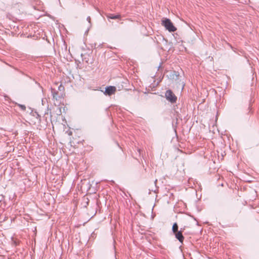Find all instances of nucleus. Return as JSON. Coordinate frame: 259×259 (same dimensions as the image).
<instances>
[{
  "instance_id": "39448f33",
  "label": "nucleus",
  "mask_w": 259,
  "mask_h": 259,
  "mask_svg": "<svg viewBox=\"0 0 259 259\" xmlns=\"http://www.w3.org/2000/svg\"><path fill=\"white\" fill-rule=\"evenodd\" d=\"M120 15H113V14H109L107 16V17L110 19H116L119 18Z\"/></svg>"
},
{
  "instance_id": "7ed1b4c3",
  "label": "nucleus",
  "mask_w": 259,
  "mask_h": 259,
  "mask_svg": "<svg viewBox=\"0 0 259 259\" xmlns=\"http://www.w3.org/2000/svg\"><path fill=\"white\" fill-rule=\"evenodd\" d=\"M116 91V87L114 86H109L106 88L104 94L106 95L111 96L113 94H114Z\"/></svg>"
},
{
  "instance_id": "f03ea898",
  "label": "nucleus",
  "mask_w": 259,
  "mask_h": 259,
  "mask_svg": "<svg viewBox=\"0 0 259 259\" xmlns=\"http://www.w3.org/2000/svg\"><path fill=\"white\" fill-rule=\"evenodd\" d=\"M165 96L166 99L171 103H175L177 101L176 96L170 90H167L165 92Z\"/></svg>"
},
{
  "instance_id": "423d86ee",
  "label": "nucleus",
  "mask_w": 259,
  "mask_h": 259,
  "mask_svg": "<svg viewBox=\"0 0 259 259\" xmlns=\"http://www.w3.org/2000/svg\"><path fill=\"white\" fill-rule=\"evenodd\" d=\"M172 232H174V233H175L177 232H179L178 231V226L176 223L174 224V225L172 226Z\"/></svg>"
},
{
  "instance_id": "6e6552de",
  "label": "nucleus",
  "mask_w": 259,
  "mask_h": 259,
  "mask_svg": "<svg viewBox=\"0 0 259 259\" xmlns=\"http://www.w3.org/2000/svg\"><path fill=\"white\" fill-rule=\"evenodd\" d=\"M87 21H88L89 23H91V18H90V17H89H89L87 18Z\"/></svg>"
},
{
  "instance_id": "20e7f679",
  "label": "nucleus",
  "mask_w": 259,
  "mask_h": 259,
  "mask_svg": "<svg viewBox=\"0 0 259 259\" xmlns=\"http://www.w3.org/2000/svg\"><path fill=\"white\" fill-rule=\"evenodd\" d=\"M174 234H175L176 238H177L180 241V242H183L184 240V237L182 235V231H180L179 232H177Z\"/></svg>"
},
{
  "instance_id": "0eeeda50",
  "label": "nucleus",
  "mask_w": 259,
  "mask_h": 259,
  "mask_svg": "<svg viewBox=\"0 0 259 259\" xmlns=\"http://www.w3.org/2000/svg\"><path fill=\"white\" fill-rule=\"evenodd\" d=\"M19 106L23 110H25V109H26V107H25V106L24 105H19Z\"/></svg>"
},
{
  "instance_id": "f257e3e1",
  "label": "nucleus",
  "mask_w": 259,
  "mask_h": 259,
  "mask_svg": "<svg viewBox=\"0 0 259 259\" xmlns=\"http://www.w3.org/2000/svg\"><path fill=\"white\" fill-rule=\"evenodd\" d=\"M161 24L169 32H174L177 30V28L169 19L163 18L161 21Z\"/></svg>"
}]
</instances>
